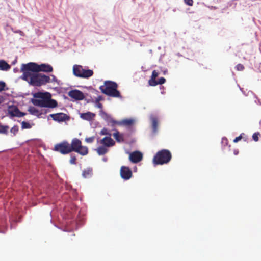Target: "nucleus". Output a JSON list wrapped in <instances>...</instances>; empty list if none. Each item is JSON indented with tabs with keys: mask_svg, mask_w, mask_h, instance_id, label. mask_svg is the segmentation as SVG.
I'll return each mask as SVG.
<instances>
[{
	"mask_svg": "<svg viewBox=\"0 0 261 261\" xmlns=\"http://www.w3.org/2000/svg\"><path fill=\"white\" fill-rule=\"evenodd\" d=\"M20 70L23 73L21 79L33 86H40L50 83L49 76L39 73L38 72L28 70L27 67L23 64L21 65Z\"/></svg>",
	"mask_w": 261,
	"mask_h": 261,
	"instance_id": "1",
	"label": "nucleus"
},
{
	"mask_svg": "<svg viewBox=\"0 0 261 261\" xmlns=\"http://www.w3.org/2000/svg\"><path fill=\"white\" fill-rule=\"evenodd\" d=\"M33 97L31 101L35 106L54 108L58 106L57 101L51 99V94L49 92H38L33 94Z\"/></svg>",
	"mask_w": 261,
	"mask_h": 261,
	"instance_id": "2",
	"label": "nucleus"
},
{
	"mask_svg": "<svg viewBox=\"0 0 261 261\" xmlns=\"http://www.w3.org/2000/svg\"><path fill=\"white\" fill-rule=\"evenodd\" d=\"M118 85L116 83L110 81L105 82L104 85L99 87L102 93L113 97L121 98L120 92L117 90Z\"/></svg>",
	"mask_w": 261,
	"mask_h": 261,
	"instance_id": "3",
	"label": "nucleus"
},
{
	"mask_svg": "<svg viewBox=\"0 0 261 261\" xmlns=\"http://www.w3.org/2000/svg\"><path fill=\"white\" fill-rule=\"evenodd\" d=\"M172 158L170 151L167 149H162L159 151L153 158V163L154 165H163L168 163Z\"/></svg>",
	"mask_w": 261,
	"mask_h": 261,
	"instance_id": "4",
	"label": "nucleus"
},
{
	"mask_svg": "<svg viewBox=\"0 0 261 261\" xmlns=\"http://www.w3.org/2000/svg\"><path fill=\"white\" fill-rule=\"evenodd\" d=\"M27 67V70L36 72H51L53 70L52 66L47 64H41L40 65L34 63L30 62L27 64H23Z\"/></svg>",
	"mask_w": 261,
	"mask_h": 261,
	"instance_id": "5",
	"label": "nucleus"
},
{
	"mask_svg": "<svg viewBox=\"0 0 261 261\" xmlns=\"http://www.w3.org/2000/svg\"><path fill=\"white\" fill-rule=\"evenodd\" d=\"M71 152L74 151L81 155L84 156L88 153V148L87 146H82V142L77 138H74L70 144Z\"/></svg>",
	"mask_w": 261,
	"mask_h": 261,
	"instance_id": "6",
	"label": "nucleus"
},
{
	"mask_svg": "<svg viewBox=\"0 0 261 261\" xmlns=\"http://www.w3.org/2000/svg\"><path fill=\"white\" fill-rule=\"evenodd\" d=\"M73 72L75 76L82 78H89L93 74V70L84 69L82 66L79 65L73 66Z\"/></svg>",
	"mask_w": 261,
	"mask_h": 261,
	"instance_id": "7",
	"label": "nucleus"
},
{
	"mask_svg": "<svg viewBox=\"0 0 261 261\" xmlns=\"http://www.w3.org/2000/svg\"><path fill=\"white\" fill-rule=\"evenodd\" d=\"M54 150L62 154H67L71 152L70 143L67 141H63L57 144L54 147Z\"/></svg>",
	"mask_w": 261,
	"mask_h": 261,
	"instance_id": "8",
	"label": "nucleus"
},
{
	"mask_svg": "<svg viewBox=\"0 0 261 261\" xmlns=\"http://www.w3.org/2000/svg\"><path fill=\"white\" fill-rule=\"evenodd\" d=\"M120 174L121 177L125 180H129L133 175L131 169L128 167L124 166L121 167Z\"/></svg>",
	"mask_w": 261,
	"mask_h": 261,
	"instance_id": "9",
	"label": "nucleus"
},
{
	"mask_svg": "<svg viewBox=\"0 0 261 261\" xmlns=\"http://www.w3.org/2000/svg\"><path fill=\"white\" fill-rule=\"evenodd\" d=\"M68 95L76 100H82L85 98L84 93L76 89L72 90L68 93Z\"/></svg>",
	"mask_w": 261,
	"mask_h": 261,
	"instance_id": "10",
	"label": "nucleus"
},
{
	"mask_svg": "<svg viewBox=\"0 0 261 261\" xmlns=\"http://www.w3.org/2000/svg\"><path fill=\"white\" fill-rule=\"evenodd\" d=\"M49 117H50L54 121L57 122H63L66 120H68L69 118L68 116L63 113L51 114L49 115Z\"/></svg>",
	"mask_w": 261,
	"mask_h": 261,
	"instance_id": "11",
	"label": "nucleus"
},
{
	"mask_svg": "<svg viewBox=\"0 0 261 261\" xmlns=\"http://www.w3.org/2000/svg\"><path fill=\"white\" fill-rule=\"evenodd\" d=\"M142 154L138 151H134L129 154V159L134 163H137L142 160Z\"/></svg>",
	"mask_w": 261,
	"mask_h": 261,
	"instance_id": "12",
	"label": "nucleus"
},
{
	"mask_svg": "<svg viewBox=\"0 0 261 261\" xmlns=\"http://www.w3.org/2000/svg\"><path fill=\"white\" fill-rule=\"evenodd\" d=\"M100 143L103 146L109 147L115 145V141L109 136L105 137L100 141Z\"/></svg>",
	"mask_w": 261,
	"mask_h": 261,
	"instance_id": "13",
	"label": "nucleus"
},
{
	"mask_svg": "<svg viewBox=\"0 0 261 261\" xmlns=\"http://www.w3.org/2000/svg\"><path fill=\"white\" fill-rule=\"evenodd\" d=\"M150 120L151 121V127L152 129V133L155 134L158 132V118L154 116L150 117Z\"/></svg>",
	"mask_w": 261,
	"mask_h": 261,
	"instance_id": "14",
	"label": "nucleus"
},
{
	"mask_svg": "<svg viewBox=\"0 0 261 261\" xmlns=\"http://www.w3.org/2000/svg\"><path fill=\"white\" fill-rule=\"evenodd\" d=\"M95 114L90 112L80 114V117L84 120L91 121L95 117Z\"/></svg>",
	"mask_w": 261,
	"mask_h": 261,
	"instance_id": "15",
	"label": "nucleus"
},
{
	"mask_svg": "<svg viewBox=\"0 0 261 261\" xmlns=\"http://www.w3.org/2000/svg\"><path fill=\"white\" fill-rule=\"evenodd\" d=\"M159 73L156 70H153L152 72L151 78L148 81V84L151 86H155L157 85L156 78L158 76Z\"/></svg>",
	"mask_w": 261,
	"mask_h": 261,
	"instance_id": "16",
	"label": "nucleus"
},
{
	"mask_svg": "<svg viewBox=\"0 0 261 261\" xmlns=\"http://www.w3.org/2000/svg\"><path fill=\"white\" fill-rule=\"evenodd\" d=\"M28 111L30 113V114L36 116L38 117V118H40L41 117V115L43 114L42 112H41L39 110H38L37 108H36L34 107H29L28 109Z\"/></svg>",
	"mask_w": 261,
	"mask_h": 261,
	"instance_id": "17",
	"label": "nucleus"
},
{
	"mask_svg": "<svg viewBox=\"0 0 261 261\" xmlns=\"http://www.w3.org/2000/svg\"><path fill=\"white\" fill-rule=\"evenodd\" d=\"M113 137L118 142H122L124 141V136L122 134H120L118 130H116L113 135Z\"/></svg>",
	"mask_w": 261,
	"mask_h": 261,
	"instance_id": "18",
	"label": "nucleus"
},
{
	"mask_svg": "<svg viewBox=\"0 0 261 261\" xmlns=\"http://www.w3.org/2000/svg\"><path fill=\"white\" fill-rule=\"evenodd\" d=\"M11 66L6 62L4 60L0 61V70L7 71L10 69Z\"/></svg>",
	"mask_w": 261,
	"mask_h": 261,
	"instance_id": "19",
	"label": "nucleus"
},
{
	"mask_svg": "<svg viewBox=\"0 0 261 261\" xmlns=\"http://www.w3.org/2000/svg\"><path fill=\"white\" fill-rule=\"evenodd\" d=\"M92 175V168H88L84 169L82 172V175L84 178H89Z\"/></svg>",
	"mask_w": 261,
	"mask_h": 261,
	"instance_id": "20",
	"label": "nucleus"
},
{
	"mask_svg": "<svg viewBox=\"0 0 261 261\" xmlns=\"http://www.w3.org/2000/svg\"><path fill=\"white\" fill-rule=\"evenodd\" d=\"M96 151L99 155H102L105 154L108 151V149L107 147L101 146L96 149Z\"/></svg>",
	"mask_w": 261,
	"mask_h": 261,
	"instance_id": "21",
	"label": "nucleus"
},
{
	"mask_svg": "<svg viewBox=\"0 0 261 261\" xmlns=\"http://www.w3.org/2000/svg\"><path fill=\"white\" fill-rule=\"evenodd\" d=\"M134 122L133 119H126L122 121V124L125 126H130L134 124Z\"/></svg>",
	"mask_w": 261,
	"mask_h": 261,
	"instance_id": "22",
	"label": "nucleus"
},
{
	"mask_svg": "<svg viewBox=\"0 0 261 261\" xmlns=\"http://www.w3.org/2000/svg\"><path fill=\"white\" fill-rule=\"evenodd\" d=\"M18 112L19 109L17 107H15L9 111V114L13 117H18Z\"/></svg>",
	"mask_w": 261,
	"mask_h": 261,
	"instance_id": "23",
	"label": "nucleus"
},
{
	"mask_svg": "<svg viewBox=\"0 0 261 261\" xmlns=\"http://www.w3.org/2000/svg\"><path fill=\"white\" fill-rule=\"evenodd\" d=\"M9 127L0 124V134H7Z\"/></svg>",
	"mask_w": 261,
	"mask_h": 261,
	"instance_id": "24",
	"label": "nucleus"
},
{
	"mask_svg": "<svg viewBox=\"0 0 261 261\" xmlns=\"http://www.w3.org/2000/svg\"><path fill=\"white\" fill-rule=\"evenodd\" d=\"M32 127L31 125L28 122L23 121L21 123L22 129H30Z\"/></svg>",
	"mask_w": 261,
	"mask_h": 261,
	"instance_id": "25",
	"label": "nucleus"
},
{
	"mask_svg": "<svg viewBox=\"0 0 261 261\" xmlns=\"http://www.w3.org/2000/svg\"><path fill=\"white\" fill-rule=\"evenodd\" d=\"M101 135H109V136H111V134L110 132L106 128H103L102 129L100 133Z\"/></svg>",
	"mask_w": 261,
	"mask_h": 261,
	"instance_id": "26",
	"label": "nucleus"
},
{
	"mask_svg": "<svg viewBox=\"0 0 261 261\" xmlns=\"http://www.w3.org/2000/svg\"><path fill=\"white\" fill-rule=\"evenodd\" d=\"M19 130V127L17 125H14L10 129V132L13 133L14 135H15Z\"/></svg>",
	"mask_w": 261,
	"mask_h": 261,
	"instance_id": "27",
	"label": "nucleus"
},
{
	"mask_svg": "<svg viewBox=\"0 0 261 261\" xmlns=\"http://www.w3.org/2000/svg\"><path fill=\"white\" fill-rule=\"evenodd\" d=\"M76 156L75 155H73V154H71L70 155V163L71 164H76Z\"/></svg>",
	"mask_w": 261,
	"mask_h": 261,
	"instance_id": "28",
	"label": "nucleus"
},
{
	"mask_svg": "<svg viewBox=\"0 0 261 261\" xmlns=\"http://www.w3.org/2000/svg\"><path fill=\"white\" fill-rule=\"evenodd\" d=\"M236 68L238 71H243L244 69V67L242 64H238L236 65Z\"/></svg>",
	"mask_w": 261,
	"mask_h": 261,
	"instance_id": "29",
	"label": "nucleus"
},
{
	"mask_svg": "<svg viewBox=\"0 0 261 261\" xmlns=\"http://www.w3.org/2000/svg\"><path fill=\"white\" fill-rule=\"evenodd\" d=\"M260 135L259 133L257 132L255 133L252 135V138L255 141H257L258 140V136Z\"/></svg>",
	"mask_w": 261,
	"mask_h": 261,
	"instance_id": "30",
	"label": "nucleus"
},
{
	"mask_svg": "<svg viewBox=\"0 0 261 261\" xmlns=\"http://www.w3.org/2000/svg\"><path fill=\"white\" fill-rule=\"evenodd\" d=\"M94 139H95V137L94 136L91 137H89V138H86L85 139V141L87 143H92L94 141Z\"/></svg>",
	"mask_w": 261,
	"mask_h": 261,
	"instance_id": "31",
	"label": "nucleus"
},
{
	"mask_svg": "<svg viewBox=\"0 0 261 261\" xmlns=\"http://www.w3.org/2000/svg\"><path fill=\"white\" fill-rule=\"evenodd\" d=\"M165 82H166V79L164 77H160L158 81H156V83H157V85H158V84L161 85V84H164Z\"/></svg>",
	"mask_w": 261,
	"mask_h": 261,
	"instance_id": "32",
	"label": "nucleus"
},
{
	"mask_svg": "<svg viewBox=\"0 0 261 261\" xmlns=\"http://www.w3.org/2000/svg\"><path fill=\"white\" fill-rule=\"evenodd\" d=\"M5 86V83L2 81H0V92L4 90Z\"/></svg>",
	"mask_w": 261,
	"mask_h": 261,
	"instance_id": "33",
	"label": "nucleus"
},
{
	"mask_svg": "<svg viewBox=\"0 0 261 261\" xmlns=\"http://www.w3.org/2000/svg\"><path fill=\"white\" fill-rule=\"evenodd\" d=\"M184 2L188 6H192L193 4V0H184Z\"/></svg>",
	"mask_w": 261,
	"mask_h": 261,
	"instance_id": "34",
	"label": "nucleus"
},
{
	"mask_svg": "<svg viewBox=\"0 0 261 261\" xmlns=\"http://www.w3.org/2000/svg\"><path fill=\"white\" fill-rule=\"evenodd\" d=\"M242 136L240 135L237 137H236L234 140H233V142L234 143H237L239 141H240L241 139H242Z\"/></svg>",
	"mask_w": 261,
	"mask_h": 261,
	"instance_id": "35",
	"label": "nucleus"
},
{
	"mask_svg": "<svg viewBox=\"0 0 261 261\" xmlns=\"http://www.w3.org/2000/svg\"><path fill=\"white\" fill-rule=\"evenodd\" d=\"M25 115V113H24L23 112H21L19 110L18 115V117H21L24 116Z\"/></svg>",
	"mask_w": 261,
	"mask_h": 261,
	"instance_id": "36",
	"label": "nucleus"
},
{
	"mask_svg": "<svg viewBox=\"0 0 261 261\" xmlns=\"http://www.w3.org/2000/svg\"><path fill=\"white\" fill-rule=\"evenodd\" d=\"M51 76L52 79H50V82L57 81V79L55 75H51Z\"/></svg>",
	"mask_w": 261,
	"mask_h": 261,
	"instance_id": "37",
	"label": "nucleus"
},
{
	"mask_svg": "<svg viewBox=\"0 0 261 261\" xmlns=\"http://www.w3.org/2000/svg\"><path fill=\"white\" fill-rule=\"evenodd\" d=\"M97 102V107L99 108H102V105L101 103H99V102Z\"/></svg>",
	"mask_w": 261,
	"mask_h": 261,
	"instance_id": "38",
	"label": "nucleus"
},
{
	"mask_svg": "<svg viewBox=\"0 0 261 261\" xmlns=\"http://www.w3.org/2000/svg\"><path fill=\"white\" fill-rule=\"evenodd\" d=\"M101 99V96H99L97 99H96V101L97 102H99L100 100Z\"/></svg>",
	"mask_w": 261,
	"mask_h": 261,
	"instance_id": "39",
	"label": "nucleus"
},
{
	"mask_svg": "<svg viewBox=\"0 0 261 261\" xmlns=\"http://www.w3.org/2000/svg\"><path fill=\"white\" fill-rule=\"evenodd\" d=\"M239 153V151L238 150H234V154L235 155H237Z\"/></svg>",
	"mask_w": 261,
	"mask_h": 261,
	"instance_id": "40",
	"label": "nucleus"
},
{
	"mask_svg": "<svg viewBox=\"0 0 261 261\" xmlns=\"http://www.w3.org/2000/svg\"><path fill=\"white\" fill-rule=\"evenodd\" d=\"M2 96H0V103L2 102Z\"/></svg>",
	"mask_w": 261,
	"mask_h": 261,
	"instance_id": "41",
	"label": "nucleus"
}]
</instances>
